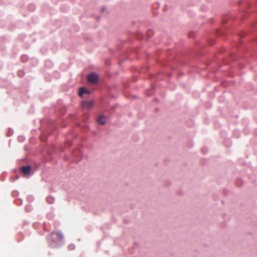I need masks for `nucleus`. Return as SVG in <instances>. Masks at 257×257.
Returning a JSON list of instances; mask_svg holds the SVG:
<instances>
[{"instance_id": "f257e3e1", "label": "nucleus", "mask_w": 257, "mask_h": 257, "mask_svg": "<svg viewBox=\"0 0 257 257\" xmlns=\"http://www.w3.org/2000/svg\"><path fill=\"white\" fill-rule=\"evenodd\" d=\"M88 81L93 84H96L98 79V75L95 73L90 74L87 77Z\"/></svg>"}, {"instance_id": "f03ea898", "label": "nucleus", "mask_w": 257, "mask_h": 257, "mask_svg": "<svg viewBox=\"0 0 257 257\" xmlns=\"http://www.w3.org/2000/svg\"><path fill=\"white\" fill-rule=\"evenodd\" d=\"M93 105V102L92 100L83 101L82 102V107L83 108L89 109L91 108Z\"/></svg>"}, {"instance_id": "7ed1b4c3", "label": "nucleus", "mask_w": 257, "mask_h": 257, "mask_svg": "<svg viewBox=\"0 0 257 257\" xmlns=\"http://www.w3.org/2000/svg\"><path fill=\"white\" fill-rule=\"evenodd\" d=\"M84 93L89 94H90V91L89 90L86 89L84 87L80 88L78 93L79 95L82 97Z\"/></svg>"}, {"instance_id": "20e7f679", "label": "nucleus", "mask_w": 257, "mask_h": 257, "mask_svg": "<svg viewBox=\"0 0 257 257\" xmlns=\"http://www.w3.org/2000/svg\"><path fill=\"white\" fill-rule=\"evenodd\" d=\"M31 170V167L30 166H23L22 168V172L26 175L29 174Z\"/></svg>"}, {"instance_id": "39448f33", "label": "nucleus", "mask_w": 257, "mask_h": 257, "mask_svg": "<svg viewBox=\"0 0 257 257\" xmlns=\"http://www.w3.org/2000/svg\"><path fill=\"white\" fill-rule=\"evenodd\" d=\"M97 121L99 124L104 125L105 123V118L104 116L102 115L99 116L97 119Z\"/></svg>"}, {"instance_id": "423d86ee", "label": "nucleus", "mask_w": 257, "mask_h": 257, "mask_svg": "<svg viewBox=\"0 0 257 257\" xmlns=\"http://www.w3.org/2000/svg\"><path fill=\"white\" fill-rule=\"evenodd\" d=\"M74 247H75V246H74V245H73V244H71V245H69V246H68V248H69L70 250H73V249H74Z\"/></svg>"}, {"instance_id": "0eeeda50", "label": "nucleus", "mask_w": 257, "mask_h": 257, "mask_svg": "<svg viewBox=\"0 0 257 257\" xmlns=\"http://www.w3.org/2000/svg\"><path fill=\"white\" fill-rule=\"evenodd\" d=\"M56 234L59 237L61 238L63 237V235L61 233H57Z\"/></svg>"}, {"instance_id": "6e6552de", "label": "nucleus", "mask_w": 257, "mask_h": 257, "mask_svg": "<svg viewBox=\"0 0 257 257\" xmlns=\"http://www.w3.org/2000/svg\"><path fill=\"white\" fill-rule=\"evenodd\" d=\"M50 199H51V198H50V197H48V198H47V201H48V202H50L49 200H50Z\"/></svg>"}]
</instances>
